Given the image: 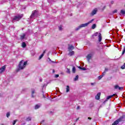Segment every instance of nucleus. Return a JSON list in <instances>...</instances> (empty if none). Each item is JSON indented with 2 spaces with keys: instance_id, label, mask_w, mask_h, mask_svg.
Segmentation results:
<instances>
[{
  "instance_id": "obj_1",
  "label": "nucleus",
  "mask_w": 125,
  "mask_h": 125,
  "mask_svg": "<svg viewBox=\"0 0 125 125\" xmlns=\"http://www.w3.org/2000/svg\"><path fill=\"white\" fill-rule=\"evenodd\" d=\"M27 62H24V61H21L18 65V69L17 70V72H19L20 70H23L24 68L27 66Z\"/></svg>"
},
{
  "instance_id": "obj_2",
  "label": "nucleus",
  "mask_w": 125,
  "mask_h": 125,
  "mask_svg": "<svg viewBox=\"0 0 125 125\" xmlns=\"http://www.w3.org/2000/svg\"><path fill=\"white\" fill-rule=\"evenodd\" d=\"M23 17V14L21 15H19L18 16H15L13 20H12V22H14V21H19L21 18Z\"/></svg>"
},
{
  "instance_id": "obj_3",
  "label": "nucleus",
  "mask_w": 125,
  "mask_h": 125,
  "mask_svg": "<svg viewBox=\"0 0 125 125\" xmlns=\"http://www.w3.org/2000/svg\"><path fill=\"white\" fill-rule=\"evenodd\" d=\"M88 25V23L87 22L81 24L79 26H78L77 28H76V30L78 31V30H80L81 28H83V27H87Z\"/></svg>"
},
{
  "instance_id": "obj_4",
  "label": "nucleus",
  "mask_w": 125,
  "mask_h": 125,
  "mask_svg": "<svg viewBox=\"0 0 125 125\" xmlns=\"http://www.w3.org/2000/svg\"><path fill=\"white\" fill-rule=\"evenodd\" d=\"M124 120V117H122L120 118H119L118 120H116L115 122H114V123L112 124V125H117L120 123V122H122Z\"/></svg>"
},
{
  "instance_id": "obj_5",
  "label": "nucleus",
  "mask_w": 125,
  "mask_h": 125,
  "mask_svg": "<svg viewBox=\"0 0 125 125\" xmlns=\"http://www.w3.org/2000/svg\"><path fill=\"white\" fill-rule=\"evenodd\" d=\"M97 12V8H95L91 12V14H90L91 16H93V15H95Z\"/></svg>"
},
{
  "instance_id": "obj_6",
  "label": "nucleus",
  "mask_w": 125,
  "mask_h": 125,
  "mask_svg": "<svg viewBox=\"0 0 125 125\" xmlns=\"http://www.w3.org/2000/svg\"><path fill=\"white\" fill-rule=\"evenodd\" d=\"M92 56H93V53H91L89 54L87 56V59L88 60V61H89V60H90V59H91V58H92Z\"/></svg>"
},
{
  "instance_id": "obj_7",
  "label": "nucleus",
  "mask_w": 125,
  "mask_h": 125,
  "mask_svg": "<svg viewBox=\"0 0 125 125\" xmlns=\"http://www.w3.org/2000/svg\"><path fill=\"white\" fill-rule=\"evenodd\" d=\"M37 15V11L35 10L32 12L31 15L30 16V18H35Z\"/></svg>"
},
{
  "instance_id": "obj_8",
  "label": "nucleus",
  "mask_w": 125,
  "mask_h": 125,
  "mask_svg": "<svg viewBox=\"0 0 125 125\" xmlns=\"http://www.w3.org/2000/svg\"><path fill=\"white\" fill-rule=\"evenodd\" d=\"M114 88L115 89H118L119 90H122V89H124V87H120L118 85H116L114 86Z\"/></svg>"
},
{
  "instance_id": "obj_9",
  "label": "nucleus",
  "mask_w": 125,
  "mask_h": 125,
  "mask_svg": "<svg viewBox=\"0 0 125 125\" xmlns=\"http://www.w3.org/2000/svg\"><path fill=\"white\" fill-rule=\"evenodd\" d=\"M5 70V65L3 66L2 67H1L0 69V74H1V73L4 72Z\"/></svg>"
},
{
  "instance_id": "obj_10",
  "label": "nucleus",
  "mask_w": 125,
  "mask_h": 125,
  "mask_svg": "<svg viewBox=\"0 0 125 125\" xmlns=\"http://www.w3.org/2000/svg\"><path fill=\"white\" fill-rule=\"evenodd\" d=\"M100 95H101V93L99 92L96 96L95 98L97 99V100H99V99H100Z\"/></svg>"
},
{
  "instance_id": "obj_11",
  "label": "nucleus",
  "mask_w": 125,
  "mask_h": 125,
  "mask_svg": "<svg viewBox=\"0 0 125 125\" xmlns=\"http://www.w3.org/2000/svg\"><path fill=\"white\" fill-rule=\"evenodd\" d=\"M74 54H75V52H74V51H72L69 53L68 55H69V56H73Z\"/></svg>"
},
{
  "instance_id": "obj_12",
  "label": "nucleus",
  "mask_w": 125,
  "mask_h": 125,
  "mask_svg": "<svg viewBox=\"0 0 125 125\" xmlns=\"http://www.w3.org/2000/svg\"><path fill=\"white\" fill-rule=\"evenodd\" d=\"M70 91V86L67 85L66 87V92H69Z\"/></svg>"
},
{
  "instance_id": "obj_13",
  "label": "nucleus",
  "mask_w": 125,
  "mask_h": 125,
  "mask_svg": "<svg viewBox=\"0 0 125 125\" xmlns=\"http://www.w3.org/2000/svg\"><path fill=\"white\" fill-rule=\"evenodd\" d=\"M109 71V69L108 68H105L104 72L103 73V75H105V74H106V72H108Z\"/></svg>"
},
{
  "instance_id": "obj_14",
  "label": "nucleus",
  "mask_w": 125,
  "mask_h": 125,
  "mask_svg": "<svg viewBox=\"0 0 125 125\" xmlns=\"http://www.w3.org/2000/svg\"><path fill=\"white\" fill-rule=\"evenodd\" d=\"M102 41V37H101V33L99 34V42Z\"/></svg>"
},
{
  "instance_id": "obj_15",
  "label": "nucleus",
  "mask_w": 125,
  "mask_h": 125,
  "mask_svg": "<svg viewBox=\"0 0 125 125\" xmlns=\"http://www.w3.org/2000/svg\"><path fill=\"white\" fill-rule=\"evenodd\" d=\"M74 47L73 45H70L68 46V50H73L74 49Z\"/></svg>"
},
{
  "instance_id": "obj_16",
  "label": "nucleus",
  "mask_w": 125,
  "mask_h": 125,
  "mask_svg": "<svg viewBox=\"0 0 125 125\" xmlns=\"http://www.w3.org/2000/svg\"><path fill=\"white\" fill-rule=\"evenodd\" d=\"M113 96H115V94H113V95L109 96L106 98V100L105 101H107V100H109L110 98H112Z\"/></svg>"
},
{
  "instance_id": "obj_17",
  "label": "nucleus",
  "mask_w": 125,
  "mask_h": 125,
  "mask_svg": "<svg viewBox=\"0 0 125 125\" xmlns=\"http://www.w3.org/2000/svg\"><path fill=\"white\" fill-rule=\"evenodd\" d=\"M26 35L25 34H23L21 36V40H24L25 39Z\"/></svg>"
},
{
  "instance_id": "obj_18",
  "label": "nucleus",
  "mask_w": 125,
  "mask_h": 125,
  "mask_svg": "<svg viewBox=\"0 0 125 125\" xmlns=\"http://www.w3.org/2000/svg\"><path fill=\"white\" fill-rule=\"evenodd\" d=\"M41 106H42V105L41 104H36L35 105V109H39V108H40V107H41Z\"/></svg>"
},
{
  "instance_id": "obj_19",
  "label": "nucleus",
  "mask_w": 125,
  "mask_h": 125,
  "mask_svg": "<svg viewBox=\"0 0 125 125\" xmlns=\"http://www.w3.org/2000/svg\"><path fill=\"white\" fill-rule=\"evenodd\" d=\"M34 93H36V91H35V90H32V97L34 98L35 96H34Z\"/></svg>"
},
{
  "instance_id": "obj_20",
  "label": "nucleus",
  "mask_w": 125,
  "mask_h": 125,
  "mask_svg": "<svg viewBox=\"0 0 125 125\" xmlns=\"http://www.w3.org/2000/svg\"><path fill=\"white\" fill-rule=\"evenodd\" d=\"M92 29L93 30L96 28V24H93L92 26Z\"/></svg>"
},
{
  "instance_id": "obj_21",
  "label": "nucleus",
  "mask_w": 125,
  "mask_h": 125,
  "mask_svg": "<svg viewBox=\"0 0 125 125\" xmlns=\"http://www.w3.org/2000/svg\"><path fill=\"white\" fill-rule=\"evenodd\" d=\"M21 45H22V47H23V48L26 47V43H25V42H22Z\"/></svg>"
},
{
  "instance_id": "obj_22",
  "label": "nucleus",
  "mask_w": 125,
  "mask_h": 125,
  "mask_svg": "<svg viewBox=\"0 0 125 125\" xmlns=\"http://www.w3.org/2000/svg\"><path fill=\"white\" fill-rule=\"evenodd\" d=\"M93 21H94V19H92L91 21H89L87 23H88V25H89V24H90V23H92V22H93Z\"/></svg>"
},
{
  "instance_id": "obj_23",
  "label": "nucleus",
  "mask_w": 125,
  "mask_h": 125,
  "mask_svg": "<svg viewBox=\"0 0 125 125\" xmlns=\"http://www.w3.org/2000/svg\"><path fill=\"white\" fill-rule=\"evenodd\" d=\"M78 68H79V69H80L81 70H83V71H85L86 69L84 67H81L80 66L78 67Z\"/></svg>"
},
{
  "instance_id": "obj_24",
  "label": "nucleus",
  "mask_w": 125,
  "mask_h": 125,
  "mask_svg": "<svg viewBox=\"0 0 125 125\" xmlns=\"http://www.w3.org/2000/svg\"><path fill=\"white\" fill-rule=\"evenodd\" d=\"M121 14H123V15H125V11L124 10H122L121 11Z\"/></svg>"
},
{
  "instance_id": "obj_25",
  "label": "nucleus",
  "mask_w": 125,
  "mask_h": 125,
  "mask_svg": "<svg viewBox=\"0 0 125 125\" xmlns=\"http://www.w3.org/2000/svg\"><path fill=\"white\" fill-rule=\"evenodd\" d=\"M72 73H76V68L75 67L72 68Z\"/></svg>"
},
{
  "instance_id": "obj_26",
  "label": "nucleus",
  "mask_w": 125,
  "mask_h": 125,
  "mask_svg": "<svg viewBox=\"0 0 125 125\" xmlns=\"http://www.w3.org/2000/svg\"><path fill=\"white\" fill-rule=\"evenodd\" d=\"M104 76V75H103V74L102 75L99 76L98 77L99 80H101L102 79V78H103Z\"/></svg>"
},
{
  "instance_id": "obj_27",
  "label": "nucleus",
  "mask_w": 125,
  "mask_h": 125,
  "mask_svg": "<svg viewBox=\"0 0 125 125\" xmlns=\"http://www.w3.org/2000/svg\"><path fill=\"white\" fill-rule=\"evenodd\" d=\"M66 73H67L68 74H70V73H71V71H70V69L66 68Z\"/></svg>"
},
{
  "instance_id": "obj_28",
  "label": "nucleus",
  "mask_w": 125,
  "mask_h": 125,
  "mask_svg": "<svg viewBox=\"0 0 125 125\" xmlns=\"http://www.w3.org/2000/svg\"><path fill=\"white\" fill-rule=\"evenodd\" d=\"M79 80V76L77 75L76 77L74 78V81H78Z\"/></svg>"
},
{
  "instance_id": "obj_29",
  "label": "nucleus",
  "mask_w": 125,
  "mask_h": 125,
  "mask_svg": "<svg viewBox=\"0 0 125 125\" xmlns=\"http://www.w3.org/2000/svg\"><path fill=\"white\" fill-rule=\"evenodd\" d=\"M121 69H125V63L123 64V65H122L121 67Z\"/></svg>"
},
{
  "instance_id": "obj_30",
  "label": "nucleus",
  "mask_w": 125,
  "mask_h": 125,
  "mask_svg": "<svg viewBox=\"0 0 125 125\" xmlns=\"http://www.w3.org/2000/svg\"><path fill=\"white\" fill-rule=\"evenodd\" d=\"M43 55H44V54H42L39 57V60H41V59L42 57H43Z\"/></svg>"
},
{
  "instance_id": "obj_31",
  "label": "nucleus",
  "mask_w": 125,
  "mask_h": 125,
  "mask_svg": "<svg viewBox=\"0 0 125 125\" xmlns=\"http://www.w3.org/2000/svg\"><path fill=\"white\" fill-rule=\"evenodd\" d=\"M62 25H60V26H59V29L60 31H62Z\"/></svg>"
},
{
  "instance_id": "obj_32",
  "label": "nucleus",
  "mask_w": 125,
  "mask_h": 125,
  "mask_svg": "<svg viewBox=\"0 0 125 125\" xmlns=\"http://www.w3.org/2000/svg\"><path fill=\"white\" fill-rule=\"evenodd\" d=\"M98 35H99V33H98V32H97L94 34V36H95V37H97V36H98Z\"/></svg>"
},
{
  "instance_id": "obj_33",
  "label": "nucleus",
  "mask_w": 125,
  "mask_h": 125,
  "mask_svg": "<svg viewBox=\"0 0 125 125\" xmlns=\"http://www.w3.org/2000/svg\"><path fill=\"white\" fill-rule=\"evenodd\" d=\"M6 116L7 118H9V116H10V113H9V112L7 113Z\"/></svg>"
},
{
  "instance_id": "obj_34",
  "label": "nucleus",
  "mask_w": 125,
  "mask_h": 125,
  "mask_svg": "<svg viewBox=\"0 0 125 125\" xmlns=\"http://www.w3.org/2000/svg\"><path fill=\"white\" fill-rule=\"evenodd\" d=\"M125 46L124 47V49L123 51L122 52V55H124V54H125Z\"/></svg>"
},
{
  "instance_id": "obj_35",
  "label": "nucleus",
  "mask_w": 125,
  "mask_h": 125,
  "mask_svg": "<svg viewBox=\"0 0 125 125\" xmlns=\"http://www.w3.org/2000/svg\"><path fill=\"white\" fill-rule=\"evenodd\" d=\"M17 121H18L17 120H16L14 121L13 125H15L16 124V122H17Z\"/></svg>"
},
{
  "instance_id": "obj_36",
  "label": "nucleus",
  "mask_w": 125,
  "mask_h": 125,
  "mask_svg": "<svg viewBox=\"0 0 125 125\" xmlns=\"http://www.w3.org/2000/svg\"><path fill=\"white\" fill-rule=\"evenodd\" d=\"M26 121H31V118H30V117L27 118L26 119Z\"/></svg>"
},
{
  "instance_id": "obj_37",
  "label": "nucleus",
  "mask_w": 125,
  "mask_h": 125,
  "mask_svg": "<svg viewBox=\"0 0 125 125\" xmlns=\"http://www.w3.org/2000/svg\"><path fill=\"white\" fill-rule=\"evenodd\" d=\"M118 10H114L113 11V13H117Z\"/></svg>"
},
{
  "instance_id": "obj_38",
  "label": "nucleus",
  "mask_w": 125,
  "mask_h": 125,
  "mask_svg": "<svg viewBox=\"0 0 125 125\" xmlns=\"http://www.w3.org/2000/svg\"><path fill=\"white\" fill-rule=\"evenodd\" d=\"M59 77V75H58V74H56L55 75V78H58Z\"/></svg>"
},
{
  "instance_id": "obj_39",
  "label": "nucleus",
  "mask_w": 125,
  "mask_h": 125,
  "mask_svg": "<svg viewBox=\"0 0 125 125\" xmlns=\"http://www.w3.org/2000/svg\"><path fill=\"white\" fill-rule=\"evenodd\" d=\"M95 84V83H91V85H94Z\"/></svg>"
},
{
  "instance_id": "obj_40",
  "label": "nucleus",
  "mask_w": 125,
  "mask_h": 125,
  "mask_svg": "<svg viewBox=\"0 0 125 125\" xmlns=\"http://www.w3.org/2000/svg\"><path fill=\"white\" fill-rule=\"evenodd\" d=\"M77 110H79L80 109V106H78L77 107Z\"/></svg>"
},
{
  "instance_id": "obj_41",
  "label": "nucleus",
  "mask_w": 125,
  "mask_h": 125,
  "mask_svg": "<svg viewBox=\"0 0 125 125\" xmlns=\"http://www.w3.org/2000/svg\"><path fill=\"white\" fill-rule=\"evenodd\" d=\"M88 120H91V118L88 117Z\"/></svg>"
},
{
  "instance_id": "obj_42",
  "label": "nucleus",
  "mask_w": 125,
  "mask_h": 125,
  "mask_svg": "<svg viewBox=\"0 0 125 125\" xmlns=\"http://www.w3.org/2000/svg\"><path fill=\"white\" fill-rule=\"evenodd\" d=\"M44 53H45V50H44L42 53V54H44Z\"/></svg>"
},
{
  "instance_id": "obj_43",
  "label": "nucleus",
  "mask_w": 125,
  "mask_h": 125,
  "mask_svg": "<svg viewBox=\"0 0 125 125\" xmlns=\"http://www.w3.org/2000/svg\"><path fill=\"white\" fill-rule=\"evenodd\" d=\"M43 98H45V96H44V95H43Z\"/></svg>"
},
{
  "instance_id": "obj_44",
  "label": "nucleus",
  "mask_w": 125,
  "mask_h": 125,
  "mask_svg": "<svg viewBox=\"0 0 125 125\" xmlns=\"http://www.w3.org/2000/svg\"><path fill=\"white\" fill-rule=\"evenodd\" d=\"M48 59L49 60V61H51L50 58H48Z\"/></svg>"
},
{
  "instance_id": "obj_45",
  "label": "nucleus",
  "mask_w": 125,
  "mask_h": 125,
  "mask_svg": "<svg viewBox=\"0 0 125 125\" xmlns=\"http://www.w3.org/2000/svg\"><path fill=\"white\" fill-rule=\"evenodd\" d=\"M53 63H54V62H52Z\"/></svg>"
},
{
  "instance_id": "obj_46",
  "label": "nucleus",
  "mask_w": 125,
  "mask_h": 125,
  "mask_svg": "<svg viewBox=\"0 0 125 125\" xmlns=\"http://www.w3.org/2000/svg\"><path fill=\"white\" fill-rule=\"evenodd\" d=\"M113 2H114L113 1L112 2V3H113Z\"/></svg>"
},
{
  "instance_id": "obj_47",
  "label": "nucleus",
  "mask_w": 125,
  "mask_h": 125,
  "mask_svg": "<svg viewBox=\"0 0 125 125\" xmlns=\"http://www.w3.org/2000/svg\"><path fill=\"white\" fill-rule=\"evenodd\" d=\"M53 73H54V70H53Z\"/></svg>"
}]
</instances>
